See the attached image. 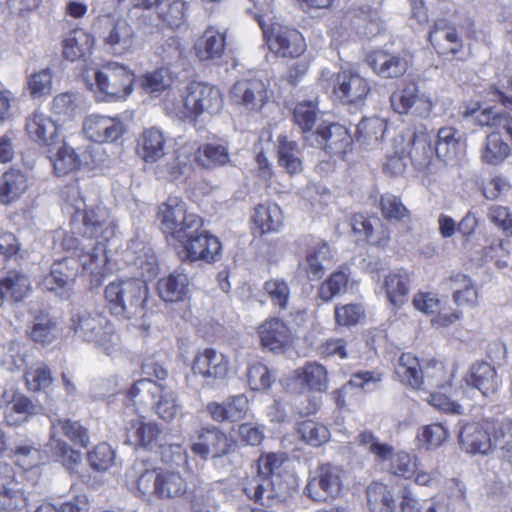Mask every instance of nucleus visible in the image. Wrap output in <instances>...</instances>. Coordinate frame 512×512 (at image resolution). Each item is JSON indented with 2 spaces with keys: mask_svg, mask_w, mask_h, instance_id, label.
Returning <instances> with one entry per match:
<instances>
[{
  "mask_svg": "<svg viewBox=\"0 0 512 512\" xmlns=\"http://www.w3.org/2000/svg\"><path fill=\"white\" fill-rule=\"evenodd\" d=\"M62 198L63 210L71 217L73 234H66L61 246L77 258L83 270L102 275L107 264L104 241L114 234L108 211L100 205L88 209L77 184L67 185Z\"/></svg>",
  "mask_w": 512,
  "mask_h": 512,
  "instance_id": "nucleus-1",
  "label": "nucleus"
},
{
  "mask_svg": "<svg viewBox=\"0 0 512 512\" xmlns=\"http://www.w3.org/2000/svg\"><path fill=\"white\" fill-rule=\"evenodd\" d=\"M283 458L276 453L262 455L258 459V473L244 483L243 491L248 498L263 506H271L283 499L287 487L281 482L279 470Z\"/></svg>",
  "mask_w": 512,
  "mask_h": 512,
  "instance_id": "nucleus-2",
  "label": "nucleus"
},
{
  "mask_svg": "<svg viewBox=\"0 0 512 512\" xmlns=\"http://www.w3.org/2000/svg\"><path fill=\"white\" fill-rule=\"evenodd\" d=\"M72 328L78 338L93 343L109 356L120 348V336L114 324L100 312L78 311L72 317Z\"/></svg>",
  "mask_w": 512,
  "mask_h": 512,
  "instance_id": "nucleus-3",
  "label": "nucleus"
},
{
  "mask_svg": "<svg viewBox=\"0 0 512 512\" xmlns=\"http://www.w3.org/2000/svg\"><path fill=\"white\" fill-rule=\"evenodd\" d=\"M104 295L112 314L131 319L142 313L148 288L139 278L115 280L105 287Z\"/></svg>",
  "mask_w": 512,
  "mask_h": 512,
  "instance_id": "nucleus-4",
  "label": "nucleus"
},
{
  "mask_svg": "<svg viewBox=\"0 0 512 512\" xmlns=\"http://www.w3.org/2000/svg\"><path fill=\"white\" fill-rule=\"evenodd\" d=\"M319 85L334 94L345 105L361 106L371 91L369 81L351 69H342L337 73L322 70Z\"/></svg>",
  "mask_w": 512,
  "mask_h": 512,
  "instance_id": "nucleus-5",
  "label": "nucleus"
},
{
  "mask_svg": "<svg viewBox=\"0 0 512 512\" xmlns=\"http://www.w3.org/2000/svg\"><path fill=\"white\" fill-rule=\"evenodd\" d=\"M60 434L69 439L73 445L86 448L90 439L88 430L79 421H72L68 418H55L51 420V445L53 453L67 469H73L81 462V453L58 438Z\"/></svg>",
  "mask_w": 512,
  "mask_h": 512,
  "instance_id": "nucleus-6",
  "label": "nucleus"
},
{
  "mask_svg": "<svg viewBox=\"0 0 512 512\" xmlns=\"http://www.w3.org/2000/svg\"><path fill=\"white\" fill-rule=\"evenodd\" d=\"M95 83L99 100L124 99L133 90L134 74L126 66L118 62H108L97 68L94 72Z\"/></svg>",
  "mask_w": 512,
  "mask_h": 512,
  "instance_id": "nucleus-7",
  "label": "nucleus"
},
{
  "mask_svg": "<svg viewBox=\"0 0 512 512\" xmlns=\"http://www.w3.org/2000/svg\"><path fill=\"white\" fill-rule=\"evenodd\" d=\"M158 214L163 233L177 242L187 233L197 232L203 224L198 215L187 212L185 203L178 197H169L160 205Z\"/></svg>",
  "mask_w": 512,
  "mask_h": 512,
  "instance_id": "nucleus-8",
  "label": "nucleus"
},
{
  "mask_svg": "<svg viewBox=\"0 0 512 512\" xmlns=\"http://www.w3.org/2000/svg\"><path fill=\"white\" fill-rule=\"evenodd\" d=\"M98 23L99 38L109 53L124 56L134 51L136 34L126 18L106 15L100 17Z\"/></svg>",
  "mask_w": 512,
  "mask_h": 512,
  "instance_id": "nucleus-9",
  "label": "nucleus"
},
{
  "mask_svg": "<svg viewBox=\"0 0 512 512\" xmlns=\"http://www.w3.org/2000/svg\"><path fill=\"white\" fill-rule=\"evenodd\" d=\"M138 490L147 493L153 488V494L160 499H172L187 492V482L179 472L172 470H145L137 481Z\"/></svg>",
  "mask_w": 512,
  "mask_h": 512,
  "instance_id": "nucleus-10",
  "label": "nucleus"
},
{
  "mask_svg": "<svg viewBox=\"0 0 512 512\" xmlns=\"http://www.w3.org/2000/svg\"><path fill=\"white\" fill-rule=\"evenodd\" d=\"M237 440L220 428L210 425L195 432L191 450L200 458H221L235 452Z\"/></svg>",
  "mask_w": 512,
  "mask_h": 512,
  "instance_id": "nucleus-11",
  "label": "nucleus"
},
{
  "mask_svg": "<svg viewBox=\"0 0 512 512\" xmlns=\"http://www.w3.org/2000/svg\"><path fill=\"white\" fill-rule=\"evenodd\" d=\"M269 98L267 83L257 77L241 78L229 91L230 103L247 113L260 112Z\"/></svg>",
  "mask_w": 512,
  "mask_h": 512,
  "instance_id": "nucleus-12",
  "label": "nucleus"
},
{
  "mask_svg": "<svg viewBox=\"0 0 512 512\" xmlns=\"http://www.w3.org/2000/svg\"><path fill=\"white\" fill-rule=\"evenodd\" d=\"M342 486V470L326 463L311 473L305 493L313 501L321 503L334 500L340 494Z\"/></svg>",
  "mask_w": 512,
  "mask_h": 512,
  "instance_id": "nucleus-13",
  "label": "nucleus"
},
{
  "mask_svg": "<svg viewBox=\"0 0 512 512\" xmlns=\"http://www.w3.org/2000/svg\"><path fill=\"white\" fill-rule=\"evenodd\" d=\"M306 145L320 149L329 156H342L351 148L352 137L338 123H320L314 134L307 137Z\"/></svg>",
  "mask_w": 512,
  "mask_h": 512,
  "instance_id": "nucleus-14",
  "label": "nucleus"
},
{
  "mask_svg": "<svg viewBox=\"0 0 512 512\" xmlns=\"http://www.w3.org/2000/svg\"><path fill=\"white\" fill-rule=\"evenodd\" d=\"M184 107L190 116L198 117L205 113L216 114L223 105L220 90L208 83L192 82L187 86Z\"/></svg>",
  "mask_w": 512,
  "mask_h": 512,
  "instance_id": "nucleus-15",
  "label": "nucleus"
},
{
  "mask_svg": "<svg viewBox=\"0 0 512 512\" xmlns=\"http://www.w3.org/2000/svg\"><path fill=\"white\" fill-rule=\"evenodd\" d=\"M390 103L396 113L421 119L428 118L435 105L432 98L419 90L415 84L394 91L390 96Z\"/></svg>",
  "mask_w": 512,
  "mask_h": 512,
  "instance_id": "nucleus-16",
  "label": "nucleus"
},
{
  "mask_svg": "<svg viewBox=\"0 0 512 512\" xmlns=\"http://www.w3.org/2000/svg\"><path fill=\"white\" fill-rule=\"evenodd\" d=\"M178 242L183 246L184 259L190 262L204 261L212 263L219 260L222 250L220 240L205 230L187 233Z\"/></svg>",
  "mask_w": 512,
  "mask_h": 512,
  "instance_id": "nucleus-17",
  "label": "nucleus"
},
{
  "mask_svg": "<svg viewBox=\"0 0 512 512\" xmlns=\"http://www.w3.org/2000/svg\"><path fill=\"white\" fill-rule=\"evenodd\" d=\"M192 372L194 376H200L203 379L204 385L212 387L227 376L229 359L223 353L207 348L194 357Z\"/></svg>",
  "mask_w": 512,
  "mask_h": 512,
  "instance_id": "nucleus-18",
  "label": "nucleus"
},
{
  "mask_svg": "<svg viewBox=\"0 0 512 512\" xmlns=\"http://www.w3.org/2000/svg\"><path fill=\"white\" fill-rule=\"evenodd\" d=\"M269 49L279 57L296 58L306 50L302 34L295 28L274 24L267 35Z\"/></svg>",
  "mask_w": 512,
  "mask_h": 512,
  "instance_id": "nucleus-19",
  "label": "nucleus"
},
{
  "mask_svg": "<svg viewBox=\"0 0 512 512\" xmlns=\"http://www.w3.org/2000/svg\"><path fill=\"white\" fill-rule=\"evenodd\" d=\"M493 421L468 422L459 431V444L468 454L487 455L492 451Z\"/></svg>",
  "mask_w": 512,
  "mask_h": 512,
  "instance_id": "nucleus-20",
  "label": "nucleus"
},
{
  "mask_svg": "<svg viewBox=\"0 0 512 512\" xmlns=\"http://www.w3.org/2000/svg\"><path fill=\"white\" fill-rule=\"evenodd\" d=\"M0 511L15 512L25 509L29 505V494L23 485L16 479L13 470L8 465H0Z\"/></svg>",
  "mask_w": 512,
  "mask_h": 512,
  "instance_id": "nucleus-21",
  "label": "nucleus"
},
{
  "mask_svg": "<svg viewBox=\"0 0 512 512\" xmlns=\"http://www.w3.org/2000/svg\"><path fill=\"white\" fill-rule=\"evenodd\" d=\"M32 292L29 276L22 270L0 272V308L7 302L15 305L27 299Z\"/></svg>",
  "mask_w": 512,
  "mask_h": 512,
  "instance_id": "nucleus-22",
  "label": "nucleus"
},
{
  "mask_svg": "<svg viewBox=\"0 0 512 512\" xmlns=\"http://www.w3.org/2000/svg\"><path fill=\"white\" fill-rule=\"evenodd\" d=\"M429 42L436 52L441 55L451 54L458 60H462L463 41L459 37L456 28L445 19L435 21L429 32Z\"/></svg>",
  "mask_w": 512,
  "mask_h": 512,
  "instance_id": "nucleus-23",
  "label": "nucleus"
},
{
  "mask_svg": "<svg viewBox=\"0 0 512 512\" xmlns=\"http://www.w3.org/2000/svg\"><path fill=\"white\" fill-rule=\"evenodd\" d=\"M83 132L96 143L115 142L123 135L124 126L117 118L93 114L85 119Z\"/></svg>",
  "mask_w": 512,
  "mask_h": 512,
  "instance_id": "nucleus-24",
  "label": "nucleus"
},
{
  "mask_svg": "<svg viewBox=\"0 0 512 512\" xmlns=\"http://www.w3.org/2000/svg\"><path fill=\"white\" fill-rule=\"evenodd\" d=\"M291 385L292 389L298 393L325 392L328 388L327 370L317 362H307L294 371Z\"/></svg>",
  "mask_w": 512,
  "mask_h": 512,
  "instance_id": "nucleus-25",
  "label": "nucleus"
},
{
  "mask_svg": "<svg viewBox=\"0 0 512 512\" xmlns=\"http://www.w3.org/2000/svg\"><path fill=\"white\" fill-rule=\"evenodd\" d=\"M257 332L262 347L274 353L283 352L292 342L290 328L279 318L267 319Z\"/></svg>",
  "mask_w": 512,
  "mask_h": 512,
  "instance_id": "nucleus-26",
  "label": "nucleus"
},
{
  "mask_svg": "<svg viewBox=\"0 0 512 512\" xmlns=\"http://www.w3.org/2000/svg\"><path fill=\"white\" fill-rule=\"evenodd\" d=\"M159 297L165 302H183L189 297L190 280L184 269L177 268L157 283Z\"/></svg>",
  "mask_w": 512,
  "mask_h": 512,
  "instance_id": "nucleus-27",
  "label": "nucleus"
},
{
  "mask_svg": "<svg viewBox=\"0 0 512 512\" xmlns=\"http://www.w3.org/2000/svg\"><path fill=\"white\" fill-rule=\"evenodd\" d=\"M128 257L131 258L132 264L138 270L141 281L153 279L159 272L157 257L150 245L139 241L131 240L128 246Z\"/></svg>",
  "mask_w": 512,
  "mask_h": 512,
  "instance_id": "nucleus-28",
  "label": "nucleus"
},
{
  "mask_svg": "<svg viewBox=\"0 0 512 512\" xmlns=\"http://www.w3.org/2000/svg\"><path fill=\"white\" fill-rule=\"evenodd\" d=\"M332 264L333 255L330 246L326 242L319 241L308 248L301 266L307 278L314 281L321 279Z\"/></svg>",
  "mask_w": 512,
  "mask_h": 512,
  "instance_id": "nucleus-29",
  "label": "nucleus"
},
{
  "mask_svg": "<svg viewBox=\"0 0 512 512\" xmlns=\"http://www.w3.org/2000/svg\"><path fill=\"white\" fill-rule=\"evenodd\" d=\"M249 409L248 398L244 394L229 397L223 403L211 402L207 412L216 422H235L243 419Z\"/></svg>",
  "mask_w": 512,
  "mask_h": 512,
  "instance_id": "nucleus-30",
  "label": "nucleus"
},
{
  "mask_svg": "<svg viewBox=\"0 0 512 512\" xmlns=\"http://www.w3.org/2000/svg\"><path fill=\"white\" fill-rule=\"evenodd\" d=\"M445 283L452 291V299L457 306L475 308L479 305V288L468 275L454 273Z\"/></svg>",
  "mask_w": 512,
  "mask_h": 512,
  "instance_id": "nucleus-31",
  "label": "nucleus"
},
{
  "mask_svg": "<svg viewBox=\"0 0 512 512\" xmlns=\"http://www.w3.org/2000/svg\"><path fill=\"white\" fill-rule=\"evenodd\" d=\"M367 62L381 78H399L407 70V61L399 55L378 50L367 56Z\"/></svg>",
  "mask_w": 512,
  "mask_h": 512,
  "instance_id": "nucleus-32",
  "label": "nucleus"
},
{
  "mask_svg": "<svg viewBox=\"0 0 512 512\" xmlns=\"http://www.w3.org/2000/svg\"><path fill=\"white\" fill-rule=\"evenodd\" d=\"M166 136L156 128L145 129L137 141V153L146 163H155L165 156Z\"/></svg>",
  "mask_w": 512,
  "mask_h": 512,
  "instance_id": "nucleus-33",
  "label": "nucleus"
},
{
  "mask_svg": "<svg viewBox=\"0 0 512 512\" xmlns=\"http://www.w3.org/2000/svg\"><path fill=\"white\" fill-rule=\"evenodd\" d=\"M467 383L479 390L483 396L489 397L497 393L501 378L490 363L479 362L472 365Z\"/></svg>",
  "mask_w": 512,
  "mask_h": 512,
  "instance_id": "nucleus-34",
  "label": "nucleus"
},
{
  "mask_svg": "<svg viewBox=\"0 0 512 512\" xmlns=\"http://www.w3.org/2000/svg\"><path fill=\"white\" fill-rule=\"evenodd\" d=\"M26 131L35 142L48 147L57 144L58 128L55 122L42 112L35 111L27 118Z\"/></svg>",
  "mask_w": 512,
  "mask_h": 512,
  "instance_id": "nucleus-35",
  "label": "nucleus"
},
{
  "mask_svg": "<svg viewBox=\"0 0 512 512\" xmlns=\"http://www.w3.org/2000/svg\"><path fill=\"white\" fill-rule=\"evenodd\" d=\"M162 388V384L145 377L134 382L127 392V397L137 411H145L155 405L156 399L162 392Z\"/></svg>",
  "mask_w": 512,
  "mask_h": 512,
  "instance_id": "nucleus-36",
  "label": "nucleus"
},
{
  "mask_svg": "<svg viewBox=\"0 0 512 512\" xmlns=\"http://www.w3.org/2000/svg\"><path fill=\"white\" fill-rule=\"evenodd\" d=\"M194 161L207 170L224 167L232 163L228 147L219 143L200 145L194 154Z\"/></svg>",
  "mask_w": 512,
  "mask_h": 512,
  "instance_id": "nucleus-37",
  "label": "nucleus"
},
{
  "mask_svg": "<svg viewBox=\"0 0 512 512\" xmlns=\"http://www.w3.org/2000/svg\"><path fill=\"white\" fill-rule=\"evenodd\" d=\"M28 188L27 175L18 169H10L0 177V203L9 205L18 200Z\"/></svg>",
  "mask_w": 512,
  "mask_h": 512,
  "instance_id": "nucleus-38",
  "label": "nucleus"
},
{
  "mask_svg": "<svg viewBox=\"0 0 512 512\" xmlns=\"http://www.w3.org/2000/svg\"><path fill=\"white\" fill-rule=\"evenodd\" d=\"M49 153L50 162L57 176H66L81 166L79 155L66 143L57 142L55 146L49 147Z\"/></svg>",
  "mask_w": 512,
  "mask_h": 512,
  "instance_id": "nucleus-39",
  "label": "nucleus"
},
{
  "mask_svg": "<svg viewBox=\"0 0 512 512\" xmlns=\"http://www.w3.org/2000/svg\"><path fill=\"white\" fill-rule=\"evenodd\" d=\"M194 49L201 61L219 59L225 49V34L209 27L196 41Z\"/></svg>",
  "mask_w": 512,
  "mask_h": 512,
  "instance_id": "nucleus-40",
  "label": "nucleus"
},
{
  "mask_svg": "<svg viewBox=\"0 0 512 512\" xmlns=\"http://www.w3.org/2000/svg\"><path fill=\"white\" fill-rule=\"evenodd\" d=\"M10 404L5 410V421L9 426L21 425L41 411V406L22 394L14 393Z\"/></svg>",
  "mask_w": 512,
  "mask_h": 512,
  "instance_id": "nucleus-41",
  "label": "nucleus"
},
{
  "mask_svg": "<svg viewBox=\"0 0 512 512\" xmlns=\"http://www.w3.org/2000/svg\"><path fill=\"white\" fill-rule=\"evenodd\" d=\"M510 155L511 148L499 131L488 134L480 148L481 161L491 166L502 164Z\"/></svg>",
  "mask_w": 512,
  "mask_h": 512,
  "instance_id": "nucleus-42",
  "label": "nucleus"
},
{
  "mask_svg": "<svg viewBox=\"0 0 512 512\" xmlns=\"http://www.w3.org/2000/svg\"><path fill=\"white\" fill-rule=\"evenodd\" d=\"M73 277V269L69 268L67 260L63 259L53 263L50 273L43 278L41 285L44 289L65 297Z\"/></svg>",
  "mask_w": 512,
  "mask_h": 512,
  "instance_id": "nucleus-43",
  "label": "nucleus"
},
{
  "mask_svg": "<svg viewBox=\"0 0 512 512\" xmlns=\"http://www.w3.org/2000/svg\"><path fill=\"white\" fill-rule=\"evenodd\" d=\"M160 432L156 423L142 420L131 421L126 430V443L135 447L152 449L157 443Z\"/></svg>",
  "mask_w": 512,
  "mask_h": 512,
  "instance_id": "nucleus-44",
  "label": "nucleus"
},
{
  "mask_svg": "<svg viewBox=\"0 0 512 512\" xmlns=\"http://www.w3.org/2000/svg\"><path fill=\"white\" fill-rule=\"evenodd\" d=\"M94 38L83 29H74L63 39V56L69 61H76L91 52Z\"/></svg>",
  "mask_w": 512,
  "mask_h": 512,
  "instance_id": "nucleus-45",
  "label": "nucleus"
},
{
  "mask_svg": "<svg viewBox=\"0 0 512 512\" xmlns=\"http://www.w3.org/2000/svg\"><path fill=\"white\" fill-rule=\"evenodd\" d=\"M423 364L411 353H403L397 365L395 374L400 382L414 389H421L423 385Z\"/></svg>",
  "mask_w": 512,
  "mask_h": 512,
  "instance_id": "nucleus-46",
  "label": "nucleus"
},
{
  "mask_svg": "<svg viewBox=\"0 0 512 512\" xmlns=\"http://www.w3.org/2000/svg\"><path fill=\"white\" fill-rule=\"evenodd\" d=\"M11 456L18 466L29 470L42 461L41 445L32 439H20L11 447Z\"/></svg>",
  "mask_w": 512,
  "mask_h": 512,
  "instance_id": "nucleus-47",
  "label": "nucleus"
},
{
  "mask_svg": "<svg viewBox=\"0 0 512 512\" xmlns=\"http://www.w3.org/2000/svg\"><path fill=\"white\" fill-rule=\"evenodd\" d=\"M318 112V103L313 100L299 102L293 109V122L299 128L305 144L307 137L314 134Z\"/></svg>",
  "mask_w": 512,
  "mask_h": 512,
  "instance_id": "nucleus-48",
  "label": "nucleus"
},
{
  "mask_svg": "<svg viewBox=\"0 0 512 512\" xmlns=\"http://www.w3.org/2000/svg\"><path fill=\"white\" fill-rule=\"evenodd\" d=\"M278 162L291 175L303 170L301 149L296 141L287 136L278 137Z\"/></svg>",
  "mask_w": 512,
  "mask_h": 512,
  "instance_id": "nucleus-49",
  "label": "nucleus"
},
{
  "mask_svg": "<svg viewBox=\"0 0 512 512\" xmlns=\"http://www.w3.org/2000/svg\"><path fill=\"white\" fill-rule=\"evenodd\" d=\"M282 220V210L275 203L260 204L255 207L253 221L261 233L278 231Z\"/></svg>",
  "mask_w": 512,
  "mask_h": 512,
  "instance_id": "nucleus-50",
  "label": "nucleus"
},
{
  "mask_svg": "<svg viewBox=\"0 0 512 512\" xmlns=\"http://www.w3.org/2000/svg\"><path fill=\"white\" fill-rule=\"evenodd\" d=\"M367 505L371 512H392L395 499L387 485L372 482L366 489Z\"/></svg>",
  "mask_w": 512,
  "mask_h": 512,
  "instance_id": "nucleus-51",
  "label": "nucleus"
},
{
  "mask_svg": "<svg viewBox=\"0 0 512 512\" xmlns=\"http://www.w3.org/2000/svg\"><path fill=\"white\" fill-rule=\"evenodd\" d=\"M434 152L428 133L424 131L414 133L411 141L408 143L407 153L415 166L421 168L428 165Z\"/></svg>",
  "mask_w": 512,
  "mask_h": 512,
  "instance_id": "nucleus-52",
  "label": "nucleus"
},
{
  "mask_svg": "<svg viewBox=\"0 0 512 512\" xmlns=\"http://www.w3.org/2000/svg\"><path fill=\"white\" fill-rule=\"evenodd\" d=\"M384 288L388 301L394 306H401L408 294V274L403 269L393 271L385 277Z\"/></svg>",
  "mask_w": 512,
  "mask_h": 512,
  "instance_id": "nucleus-53",
  "label": "nucleus"
},
{
  "mask_svg": "<svg viewBox=\"0 0 512 512\" xmlns=\"http://www.w3.org/2000/svg\"><path fill=\"white\" fill-rule=\"evenodd\" d=\"M460 136L453 127H442L437 132L434 146L435 154L443 161L452 160L457 156L460 147Z\"/></svg>",
  "mask_w": 512,
  "mask_h": 512,
  "instance_id": "nucleus-54",
  "label": "nucleus"
},
{
  "mask_svg": "<svg viewBox=\"0 0 512 512\" xmlns=\"http://www.w3.org/2000/svg\"><path fill=\"white\" fill-rule=\"evenodd\" d=\"M386 128V121L382 118H363L357 125L356 139L361 145L373 146L384 137Z\"/></svg>",
  "mask_w": 512,
  "mask_h": 512,
  "instance_id": "nucleus-55",
  "label": "nucleus"
},
{
  "mask_svg": "<svg viewBox=\"0 0 512 512\" xmlns=\"http://www.w3.org/2000/svg\"><path fill=\"white\" fill-rule=\"evenodd\" d=\"M492 449L502 450L503 458L512 464V419L493 422L491 429Z\"/></svg>",
  "mask_w": 512,
  "mask_h": 512,
  "instance_id": "nucleus-56",
  "label": "nucleus"
},
{
  "mask_svg": "<svg viewBox=\"0 0 512 512\" xmlns=\"http://www.w3.org/2000/svg\"><path fill=\"white\" fill-rule=\"evenodd\" d=\"M349 275L341 270L333 272L319 286L317 295L323 302H329L347 292Z\"/></svg>",
  "mask_w": 512,
  "mask_h": 512,
  "instance_id": "nucleus-57",
  "label": "nucleus"
},
{
  "mask_svg": "<svg viewBox=\"0 0 512 512\" xmlns=\"http://www.w3.org/2000/svg\"><path fill=\"white\" fill-rule=\"evenodd\" d=\"M423 385L421 388H438L444 391L450 387L449 376L441 362L427 361L422 368Z\"/></svg>",
  "mask_w": 512,
  "mask_h": 512,
  "instance_id": "nucleus-58",
  "label": "nucleus"
},
{
  "mask_svg": "<svg viewBox=\"0 0 512 512\" xmlns=\"http://www.w3.org/2000/svg\"><path fill=\"white\" fill-rule=\"evenodd\" d=\"M356 441L358 446L372 454L377 462L388 461L394 450L390 444L380 442L379 438L370 430L359 433Z\"/></svg>",
  "mask_w": 512,
  "mask_h": 512,
  "instance_id": "nucleus-59",
  "label": "nucleus"
},
{
  "mask_svg": "<svg viewBox=\"0 0 512 512\" xmlns=\"http://www.w3.org/2000/svg\"><path fill=\"white\" fill-rule=\"evenodd\" d=\"M297 433L305 443L313 447L325 444L330 438L328 428L313 420L299 422L297 424Z\"/></svg>",
  "mask_w": 512,
  "mask_h": 512,
  "instance_id": "nucleus-60",
  "label": "nucleus"
},
{
  "mask_svg": "<svg viewBox=\"0 0 512 512\" xmlns=\"http://www.w3.org/2000/svg\"><path fill=\"white\" fill-rule=\"evenodd\" d=\"M0 366L8 371H19L26 366V353L18 342L0 344Z\"/></svg>",
  "mask_w": 512,
  "mask_h": 512,
  "instance_id": "nucleus-61",
  "label": "nucleus"
},
{
  "mask_svg": "<svg viewBox=\"0 0 512 512\" xmlns=\"http://www.w3.org/2000/svg\"><path fill=\"white\" fill-rule=\"evenodd\" d=\"M151 409L154 410L159 418L170 422L180 413L181 405L178 403L176 393L170 388L163 386L161 394Z\"/></svg>",
  "mask_w": 512,
  "mask_h": 512,
  "instance_id": "nucleus-62",
  "label": "nucleus"
},
{
  "mask_svg": "<svg viewBox=\"0 0 512 512\" xmlns=\"http://www.w3.org/2000/svg\"><path fill=\"white\" fill-rule=\"evenodd\" d=\"M190 170L187 158L178 154L164 163H160L155 168V174L158 179L167 181H176Z\"/></svg>",
  "mask_w": 512,
  "mask_h": 512,
  "instance_id": "nucleus-63",
  "label": "nucleus"
},
{
  "mask_svg": "<svg viewBox=\"0 0 512 512\" xmlns=\"http://www.w3.org/2000/svg\"><path fill=\"white\" fill-rule=\"evenodd\" d=\"M263 289L273 306L280 311L286 310L290 300V287L283 278H272L264 283Z\"/></svg>",
  "mask_w": 512,
  "mask_h": 512,
  "instance_id": "nucleus-64",
  "label": "nucleus"
}]
</instances>
